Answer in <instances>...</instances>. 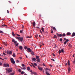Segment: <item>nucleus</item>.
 Returning a JSON list of instances; mask_svg holds the SVG:
<instances>
[{
	"instance_id": "nucleus-43",
	"label": "nucleus",
	"mask_w": 75,
	"mask_h": 75,
	"mask_svg": "<svg viewBox=\"0 0 75 75\" xmlns=\"http://www.w3.org/2000/svg\"><path fill=\"white\" fill-rule=\"evenodd\" d=\"M31 64H32V66H33V67H34V68H35V66H34V64H33L32 63H31Z\"/></svg>"
},
{
	"instance_id": "nucleus-34",
	"label": "nucleus",
	"mask_w": 75,
	"mask_h": 75,
	"mask_svg": "<svg viewBox=\"0 0 75 75\" xmlns=\"http://www.w3.org/2000/svg\"><path fill=\"white\" fill-rule=\"evenodd\" d=\"M4 45H5V46H7V44H6V43L5 42H4Z\"/></svg>"
},
{
	"instance_id": "nucleus-31",
	"label": "nucleus",
	"mask_w": 75,
	"mask_h": 75,
	"mask_svg": "<svg viewBox=\"0 0 75 75\" xmlns=\"http://www.w3.org/2000/svg\"><path fill=\"white\" fill-rule=\"evenodd\" d=\"M18 71L19 72H21V69H19L18 70Z\"/></svg>"
},
{
	"instance_id": "nucleus-5",
	"label": "nucleus",
	"mask_w": 75,
	"mask_h": 75,
	"mask_svg": "<svg viewBox=\"0 0 75 75\" xmlns=\"http://www.w3.org/2000/svg\"><path fill=\"white\" fill-rule=\"evenodd\" d=\"M19 40L21 42H22L23 40V38L20 37Z\"/></svg>"
},
{
	"instance_id": "nucleus-25",
	"label": "nucleus",
	"mask_w": 75,
	"mask_h": 75,
	"mask_svg": "<svg viewBox=\"0 0 75 75\" xmlns=\"http://www.w3.org/2000/svg\"><path fill=\"white\" fill-rule=\"evenodd\" d=\"M53 30L54 31H56V30H57V29H56V28H55L54 27V28H53Z\"/></svg>"
},
{
	"instance_id": "nucleus-26",
	"label": "nucleus",
	"mask_w": 75,
	"mask_h": 75,
	"mask_svg": "<svg viewBox=\"0 0 75 75\" xmlns=\"http://www.w3.org/2000/svg\"><path fill=\"white\" fill-rule=\"evenodd\" d=\"M31 54H32V55H34V52H33V51H32L31 52Z\"/></svg>"
},
{
	"instance_id": "nucleus-36",
	"label": "nucleus",
	"mask_w": 75,
	"mask_h": 75,
	"mask_svg": "<svg viewBox=\"0 0 75 75\" xmlns=\"http://www.w3.org/2000/svg\"><path fill=\"white\" fill-rule=\"evenodd\" d=\"M54 32V31H53V30H52L51 29V33L52 34L53 33V32Z\"/></svg>"
},
{
	"instance_id": "nucleus-59",
	"label": "nucleus",
	"mask_w": 75,
	"mask_h": 75,
	"mask_svg": "<svg viewBox=\"0 0 75 75\" xmlns=\"http://www.w3.org/2000/svg\"><path fill=\"white\" fill-rule=\"evenodd\" d=\"M20 33H23V32L21 30L20 31Z\"/></svg>"
},
{
	"instance_id": "nucleus-53",
	"label": "nucleus",
	"mask_w": 75,
	"mask_h": 75,
	"mask_svg": "<svg viewBox=\"0 0 75 75\" xmlns=\"http://www.w3.org/2000/svg\"><path fill=\"white\" fill-rule=\"evenodd\" d=\"M60 41H62V38H61L60 39Z\"/></svg>"
},
{
	"instance_id": "nucleus-58",
	"label": "nucleus",
	"mask_w": 75,
	"mask_h": 75,
	"mask_svg": "<svg viewBox=\"0 0 75 75\" xmlns=\"http://www.w3.org/2000/svg\"><path fill=\"white\" fill-rule=\"evenodd\" d=\"M18 43H17L16 45V46H18Z\"/></svg>"
},
{
	"instance_id": "nucleus-51",
	"label": "nucleus",
	"mask_w": 75,
	"mask_h": 75,
	"mask_svg": "<svg viewBox=\"0 0 75 75\" xmlns=\"http://www.w3.org/2000/svg\"><path fill=\"white\" fill-rule=\"evenodd\" d=\"M15 40L14 39H12V41L13 42H14L15 41Z\"/></svg>"
},
{
	"instance_id": "nucleus-11",
	"label": "nucleus",
	"mask_w": 75,
	"mask_h": 75,
	"mask_svg": "<svg viewBox=\"0 0 75 75\" xmlns=\"http://www.w3.org/2000/svg\"><path fill=\"white\" fill-rule=\"evenodd\" d=\"M67 65L69 66L70 65V62L69 61V60H68L67 62Z\"/></svg>"
},
{
	"instance_id": "nucleus-35",
	"label": "nucleus",
	"mask_w": 75,
	"mask_h": 75,
	"mask_svg": "<svg viewBox=\"0 0 75 75\" xmlns=\"http://www.w3.org/2000/svg\"><path fill=\"white\" fill-rule=\"evenodd\" d=\"M57 38V36H56V35H54V38Z\"/></svg>"
},
{
	"instance_id": "nucleus-15",
	"label": "nucleus",
	"mask_w": 75,
	"mask_h": 75,
	"mask_svg": "<svg viewBox=\"0 0 75 75\" xmlns=\"http://www.w3.org/2000/svg\"><path fill=\"white\" fill-rule=\"evenodd\" d=\"M1 27H7V25H2Z\"/></svg>"
},
{
	"instance_id": "nucleus-18",
	"label": "nucleus",
	"mask_w": 75,
	"mask_h": 75,
	"mask_svg": "<svg viewBox=\"0 0 75 75\" xmlns=\"http://www.w3.org/2000/svg\"><path fill=\"white\" fill-rule=\"evenodd\" d=\"M75 33L74 32L72 34L71 37H74V36H75Z\"/></svg>"
},
{
	"instance_id": "nucleus-9",
	"label": "nucleus",
	"mask_w": 75,
	"mask_h": 75,
	"mask_svg": "<svg viewBox=\"0 0 75 75\" xmlns=\"http://www.w3.org/2000/svg\"><path fill=\"white\" fill-rule=\"evenodd\" d=\"M36 59L35 58H33L32 59V60L33 61H36Z\"/></svg>"
},
{
	"instance_id": "nucleus-24",
	"label": "nucleus",
	"mask_w": 75,
	"mask_h": 75,
	"mask_svg": "<svg viewBox=\"0 0 75 75\" xmlns=\"http://www.w3.org/2000/svg\"><path fill=\"white\" fill-rule=\"evenodd\" d=\"M27 70L28 71H30V67H27Z\"/></svg>"
},
{
	"instance_id": "nucleus-64",
	"label": "nucleus",
	"mask_w": 75,
	"mask_h": 75,
	"mask_svg": "<svg viewBox=\"0 0 75 75\" xmlns=\"http://www.w3.org/2000/svg\"><path fill=\"white\" fill-rule=\"evenodd\" d=\"M2 65V63L0 62V65Z\"/></svg>"
},
{
	"instance_id": "nucleus-48",
	"label": "nucleus",
	"mask_w": 75,
	"mask_h": 75,
	"mask_svg": "<svg viewBox=\"0 0 75 75\" xmlns=\"http://www.w3.org/2000/svg\"><path fill=\"white\" fill-rule=\"evenodd\" d=\"M51 59V60H52V61H54V62H55V60H54V59Z\"/></svg>"
},
{
	"instance_id": "nucleus-8",
	"label": "nucleus",
	"mask_w": 75,
	"mask_h": 75,
	"mask_svg": "<svg viewBox=\"0 0 75 75\" xmlns=\"http://www.w3.org/2000/svg\"><path fill=\"white\" fill-rule=\"evenodd\" d=\"M71 71V68H70V67H69L68 70L69 73H70V72Z\"/></svg>"
},
{
	"instance_id": "nucleus-56",
	"label": "nucleus",
	"mask_w": 75,
	"mask_h": 75,
	"mask_svg": "<svg viewBox=\"0 0 75 75\" xmlns=\"http://www.w3.org/2000/svg\"><path fill=\"white\" fill-rule=\"evenodd\" d=\"M14 42V44H16L17 42V41H15Z\"/></svg>"
},
{
	"instance_id": "nucleus-41",
	"label": "nucleus",
	"mask_w": 75,
	"mask_h": 75,
	"mask_svg": "<svg viewBox=\"0 0 75 75\" xmlns=\"http://www.w3.org/2000/svg\"><path fill=\"white\" fill-rule=\"evenodd\" d=\"M31 38V37H30V36L26 37V38Z\"/></svg>"
},
{
	"instance_id": "nucleus-54",
	"label": "nucleus",
	"mask_w": 75,
	"mask_h": 75,
	"mask_svg": "<svg viewBox=\"0 0 75 75\" xmlns=\"http://www.w3.org/2000/svg\"><path fill=\"white\" fill-rule=\"evenodd\" d=\"M16 35H17V36H18V37H20V35L17 34H16Z\"/></svg>"
},
{
	"instance_id": "nucleus-39",
	"label": "nucleus",
	"mask_w": 75,
	"mask_h": 75,
	"mask_svg": "<svg viewBox=\"0 0 75 75\" xmlns=\"http://www.w3.org/2000/svg\"><path fill=\"white\" fill-rule=\"evenodd\" d=\"M35 37L36 38H37V39H38V38H37V37H38V35H35Z\"/></svg>"
},
{
	"instance_id": "nucleus-20",
	"label": "nucleus",
	"mask_w": 75,
	"mask_h": 75,
	"mask_svg": "<svg viewBox=\"0 0 75 75\" xmlns=\"http://www.w3.org/2000/svg\"><path fill=\"white\" fill-rule=\"evenodd\" d=\"M46 74L47 75H50V74L49 73H48V71L46 72Z\"/></svg>"
},
{
	"instance_id": "nucleus-16",
	"label": "nucleus",
	"mask_w": 75,
	"mask_h": 75,
	"mask_svg": "<svg viewBox=\"0 0 75 75\" xmlns=\"http://www.w3.org/2000/svg\"><path fill=\"white\" fill-rule=\"evenodd\" d=\"M32 74H35V75H37V73L35 72H33V73H32Z\"/></svg>"
},
{
	"instance_id": "nucleus-2",
	"label": "nucleus",
	"mask_w": 75,
	"mask_h": 75,
	"mask_svg": "<svg viewBox=\"0 0 75 75\" xmlns=\"http://www.w3.org/2000/svg\"><path fill=\"white\" fill-rule=\"evenodd\" d=\"M4 67H10V65H9V64L8 63H5L4 64Z\"/></svg>"
},
{
	"instance_id": "nucleus-7",
	"label": "nucleus",
	"mask_w": 75,
	"mask_h": 75,
	"mask_svg": "<svg viewBox=\"0 0 75 75\" xmlns=\"http://www.w3.org/2000/svg\"><path fill=\"white\" fill-rule=\"evenodd\" d=\"M38 68L40 71H42V67H38Z\"/></svg>"
},
{
	"instance_id": "nucleus-44",
	"label": "nucleus",
	"mask_w": 75,
	"mask_h": 75,
	"mask_svg": "<svg viewBox=\"0 0 75 75\" xmlns=\"http://www.w3.org/2000/svg\"><path fill=\"white\" fill-rule=\"evenodd\" d=\"M52 55L53 56V57H55V54H54V53H52Z\"/></svg>"
},
{
	"instance_id": "nucleus-21",
	"label": "nucleus",
	"mask_w": 75,
	"mask_h": 75,
	"mask_svg": "<svg viewBox=\"0 0 75 75\" xmlns=\"http://www.w3.org/2000/svg\"><path fill=\"white\" fill-rule=\"evenodd\" d=\"M21 69H24V70H25V69H26V68L25 67H23V68L21 67Z\"/></svg>"
},
{
	"instance_id": "nucleus-37",
	"label": "nucleus",
	"mask_w": 75,
	"mask_h": 75,
	"mask_svg": "<svg viewBox=\"0 0 75 75\" xmlns=\"http://www.w3.org/2000/svg\"><path fill=\"white\" fill-rule=\"evenodd\" d=\"M34 65H35V66H37V64L35 63H34Z\"/></svg>"
},
{
	"instance_id": "nucleus-22",
	"label": "nucleus",
	"mask_w": 75,
	"mask_h": 75,
	"mask_svg": "<svg viewBox=\"0 0 75 75\" xmlns=\"http://www.w3.org/2000/svg\"><path fill=\"white\" fill-rule=\"evenodd\" d=\"M72 45L71 44H69V47H70V48H71L72 47Z\"/></svg>"
},
{
	"instance_id": "nucleus-50",
	"label": "nucleus",
	"mask_w": 75,
	"mask_h": 75,
	"mask_svg": "<svg viewBox=\"0 0 75 75\" xmlns=\"http://www.w3.org/2000/svg\"><path fill=\"white\" fill-rule=\"evenodd\" d=\"M11 75H14V73H11Z\"/></svg>"
},
{
	"instance_id": "nucleus-60",
	"label": "nucleus",
	"mask_w": 75,
	"mask_h": 75,
	"mask_svg": "<svg viewBox=\"0 0 75 75\" xmlns=\"http://www.w3.org/2000/svg\"><path fill=\"white\" fill-rule=\"evenodd\" d=\"M40 32L41 34H42V31H41V30H40Z\"/></svg>"
},
{
	"instance_id": "nucleus-38",
	"label": "nucleus",
	"mask_w": 75,
	"mask_h": 75,
	"mask_svg": "<svg viewBox=\"0 0 75 75\" xmlns=\"http://www.w3.org/2000/svg\"><path fill=\"white\" fill-rule=\"evenodd\" d=\"M21 65L23 67H25V65H24V64H22Z\"/></svg>"
},
{
	"instance_id": "nucleus-45",
	"label": "nucleus",
	"mask_w": 75,
	"mask_h": 75,
	"mask_svg": "<svg viewBox=\"0 0 75 75\" xmlns=\"http://www.w3.org/2000/svg\"><path fill=\"white\" fill-rule=\"evenodd\" d=\"M6 53H7V54H9V51H8V50H7V51Z\"/></svg>"
},
{
	"instance_id": "nucleus-3",
	"label": "nucleus",
	"mask_w": 75,
	"mask_h": 75,
	"mask_svg": "<svg viewBox=\"0 0 75 75\" xmlns=\"http://www.w3.org/2000/svg\"><path fill=\"white\" fill-rule=\"evenodd\" d=\"M11 62L13 64H15V62L14 61V60L13 58H11Z\"/></svg>"
},
{
	"instance_id": "nucleus-33",
	"label": "nucleus",
	"mask_w": 75,
	"mask_h": 75,
	"mask_svg": "<svg viewBox=\"0 0 75 75\" xmlns=\"http://www.w3.org/2000/svg\"><path fill=\"white\" fill-rule=\"evenodd\" d=\"M27 46H25L24 47V48L25 50H26V49H27Z\"/></svg>"
},
{
	"instance_id": "nucleus-61",
	"label": "nucleus",
	"mask_w": 75,
	"mask_h": 75,
	"mask_svg": "<svg viewBox=\"0 0 75 75\" xmlns=\"http://www.w3.org/2000/svg\"><path fill=\"white\" fill-rule=\"evenodd\" d=\"M4 59H7V58L5 57L4 58Z\"/></svg>"
},
{
	"instance_id": "nucleus-40",
	"label": "nucleus",
	"mask_w": 75,
	"mask_h": 75,
	"mask_svg": "<svg viewBox=\"0 0 75 75\" xmlns=\"http://www.w3.org/2000/svg\"><path fill=\"white\" fill-rule=\"evenodd\" d=\"M61 53V50H60L59 51V54H60Z\"/></svg>"
},
{
	"instance_id": "nucleus-12",
	"label": "nucleus",
	"mask_w": 75,
	"mask_h": 75,
	"mask_svg": "<svg viewBox=\"0 0 75 75\" xmlns=\"http://www.w3.org/2000/svg\"><path fill=\"white\" fill-rule=\"evenodd\" d=\"M19 48L21 50H23V47H22V46H19Z\"/></svg>"
},
{
	"instance_id": "nucleus-28",
	"label": "nucleus",
	"mask_w": 75,
	"mask_h": 75,
	"mask_svg": "<svg viewBox=\"0 0 75 75\" xmlns=\"http://www.w3.org/2000/svg\"><path fill=\"white\" fill-rule=\"evenodd\" d=\"M66 36V35L65 33H63L62 34V36L63 37H65Z\"/></svg>"
},
{
	"instance_id": "nucleus-63",
	"label": "nucleus",
	"mask_w": 75,
	"mask_h": 75,
	"mask_svg": "<svg viewBox=\"0 0 75 75\" xmlns=\"http://www.w3.org/2000/svg\"><path fill=\"white\" fill-rule=\"evenodd\" d=\"M19 59H22V58L20 57H19Z\"/></svg>"
},
{
	"instance_id": "nucleus-47",
	"label": "nucleus",
	"mask_w": 75,
	"mask_h": 75,
	"mask_svg": "<svg viewBox=\"0 0 75 75\" xmlns=\"http://www.w3.org/2000/svg\"><path fill=\"white\" fill-rule=\"evenodd\" d=\"M16 39H17V40H19V38H20V37H16Z\"/></svg>"
},
{
	"instance_id": "nucleus-17",
	"label": "nucleus",
	"mask_w": 75,
	"mask_h": 75,
	"mask_svg": "<svg viewBox=\"0 0 75 75\" xmlns=\"http://www.w3.org/2000/svg\"><path fill=\"white\" fill-rule=\"evenodd\" d=\"M12 56L13 57H16V54H15V53H13Z\"/></svg>"
},
{
	"instance_id": "nucleus-52",
	"label": "nucleus",
	"mask_w": 75,
	"mask_h": 75,
	"mask_svg": "<svg viewBox=\"0 0 75 75\" xmlns=\"http://www.w3.org/2000/svg\"><path fill=\"white\" fill-rule=\"evenodd\" d=\"M61 52H64V50L63 49L61 50Z\"/></svg>"
},
{
	"instance_id": "nucleus-27",
	"label": "nucleus",
	"mask_w": 75,
	"mask_h": 75,
	"mask_svg": "<svg viewBox=\"0 0 75 75\" xmlns=\"http://www.w3.org/2000/svg\"><path fill=\"white\" fill-rule=\"evenodd\" d=\"M21 72V74L22 75H23V74H24V72L23 71H22Z\"/></svg>"
},
{
	"instance_id": "nucleus-42",
	"label": "nucleus",
	"mask_w": 75,
	"mask_h": 75,
	"mask_svg": "<svg viewBox=\"0 0 75 75\" xmlns=\"http://www.w3.org/2000/svg\"><path fill=\"white\" fill-rule=\"evenodd\" d=\"M48 69L47 68H46L45 69V71H47V70H48Z\"/></svg>"
},
{
	"instance_id": "nucleus-1",
	"label": "nucleus",
	"mask_w": 75,
	"mask_h": 75,
	"mask_svg": "<svg viewBox=\"0 0 75 75\" xmlns=\"http://www.w3.org/2000/svg\"><path fill=\"white\" fill-rule=\"evenodd\" d=\"M6 70L8 73H10V72H12V69L11 68L9 69H6Z\"/></svg>"
},
{
	"instance_id": "nucleus-29",
	"label": "nucleus",
	"mask_w": 75,
	"mask_h": 75,
	"mask_svg": "<svg viewBox=\"0 0 75 75\" xmlns=\"http://www.w3.org/2000/svg\"><path fill=\"white\" fill-rule=\"evenodd\" d=\"M12 51H10L9 52V54L10 55L11 54H12Z\"/></svg>"
},
{
	"instance_id": "nucleus-23",
	"label": "nucleus",
	"mask_w": 75,
	"mask_h": 75,
	"mask_svg": "<svg viewBox=\"0 0 75 75\" xmlns=\"http://www.w3.org/2000/svg\"><path fill=\"white\" fill-rule=\"evenodd\" d=\"M67 34V35H71V33L70 32H68Z\"/></svg>"
},
{
	"instance_id": "nucleus-46",
	"label": "nucleus",
	"mask_w": 75,
	"mask_h": 75,
	"mask_svg": "<svg viewBox=\"0 0 75 75\" xmlns=\"http://www.w3.org/2000/svg\"><path fill=\"white\" fill-rule=\"evenodd\" d=\"M0 33L1 34H3V32L1 31L0 30Z\"/></svg>"
},
{
	"instance_id": "nucleus-32",
	"label": "nucleus",
	"mask_w": 75,
	"mask_h": 75,
	"mask_svg": "<svg viewBox=\"0 0 75 75\" xmlns=\"http://www.w3.org/2000/svg\"><path fill=\"white\" fill-rule=\"evenodd\" d=\"M36 61L37 62H40V59H37Z\"/></svg>"
},
{
	"instance_id": "nucleus-19",
	"label": "nucleus",
	"mask_w": 75,
	"mask_h": 75,
	"mask_svg": "<svg viewBox=\"0 0 75 75\" xmlns=\"http://www.w3.org/2000/svg\"><path fill=\"white\" fill-rule=\"evenodd\" d=\"M36 59H39V58H40V57H39V56H37L36 57Z\"/></svg>"
},
{
	"instance_id": "nucleus-10",
	"label": "nucleus",
	"mask_w": 75,
	"mask_h": 75,
	"mask_svg": "<svg viewBox=\"0 0 75 75\" xmlns=\"http://www.w3.org/2000/svg\"><path fill=\"white\" fill-rule=\"evenodd\" d=\"M33 25L34 27H35V22H34L33 23Z\"/></svg>"
},
{
	"instance_id": "nucleus-55",
	"label": "nucleus",
	"mask_w": 75,
	"mask_h": 75,
	"mask_svg": "<svg viewBox=\"0 0 75 75\" xmlns=\"http://www.w3.org/2000/svg\"><path fill=\"white\" fill-rule=\"evenodd\" d=\"M24 28V25H22V28Z\"/></svg>"
},
{
	"instance_id": "nucleus-62",
	"label": "nucleus",
	"mask_w": 75,
	"mask_h": 75,
	"mask_svg": "<svg viewBox=\"0 0 75 75\" xmlns=\"http://www.w3.org/2000/svg\"><path fill=\"white\" fill-rule=\"evenodd\" d=\"M7 12L8 13V14H9V11H8V10H7Z\"/></svg>"
},
{
	"instance_id": "nucleus-14",
	"label": "nucleus",
	"mask_w": 75,
	"mask_h": 75,
	"mask_svg": "<svg viewBox=\"0 0 75 75\" xmlns=\"http://www.w3.org/2000/svg\"><path fill=\"white\" fill-rule=\"evenodd\" d=\"M12 35L13 37H15V36H16L15 34H14V32H12Z\"/></svg>"
},
{
	"instance_id": "nucleus-4",
	"label": "nucleus",
	"mask_w": 75,
	"mask_h": 75,
	"mask_svg": "<svg viewBox=\"0 0 75 75\" xmlns=\"http://www.w3.org/2000/svg\"><path fill=\"white\" fill-rule=\"evenodd\" d=\"M27 50L29 52H31L32 51V50H31V49H30V48L29 47H28L27 48Z\"/></svg>"
},
{
	"instance_id": "nucleus-30",
	"label": "nucleus",
	"mask_w": 75,
	"mask_h": 75,
	"mask_svg": "<svg viewBox=\"0 0 75 75\" xmlns=\"http://www.w3.org/2000/svg\"><path fill=\"white\" fill-rule=\"evenodd\" d=\"M41 30H42V31H43V33H44V28H42Z\"/></svg>"
},
{
	"instance_id": "nucleus-13",
	"label": "nucleus",
	"mask_w": 75,
	"mask_h": 75,
	"mask_svg": "<svg viewBox=\"0 0 75 75\" xmlns=\"http://www.w3.org/2000/svg\"><path fill=\"white\" fill-rule=\"evenodd\" d=\"M64 40H65L67 42L69 41V40L68 39H66V38H64Z\"/></svg>"
},
{
	"instance_id": "nucleus-6",
	"label": "nucleus",
	"mask_w": 75,
	"mask_h": 75,
	"mask_svg": "<svg viewBox=\"0 0 75 75\" xmlns=\"http://www.w3.org/2000/svg\"><path fill=\"white\" fill-rule=\"evenodd\" d=\"M62 34H59L58 33H57V37H62Z\"/></svg>"
},
{
	"instance_id": "nucleus-57",
	"label": "nucleus",
	"mask_w": 75,
	"mask_h": 75,
	"mask_svg": "<svg viewBox=\"0 0 75 75\" xmlns=\"http://www.w3.org/2000/svg\"><path fill=\"white\" fill-rule=\"evenodd\" d=\"M19 61H18V60H17L16 61V62H17V63H18V62H19Z\"/></svg>"
},
{
	"instance_id": "nucleus-49",
	"label": "nucleus",
	"mask_w": 75,
	"mask_h": 75,
	"mask_svg": "<svg viewBox=\"0 0 75 75\" xmlns=\"http://www.w3.org/2000/svg\"><path fill=\"white\" fill-rule=\"evenodd\" d=\"M67 42H66V41H65L64 42V45H65V44H67Z\"/></svg>"
}]
</instances>
